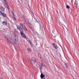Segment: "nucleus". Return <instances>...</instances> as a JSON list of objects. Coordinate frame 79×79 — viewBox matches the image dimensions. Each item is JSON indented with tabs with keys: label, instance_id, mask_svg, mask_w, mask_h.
<instances>
[{
	"label": "nucleus",
	"instance_id": "obj_1",
	"mask_svg": "<svg viewBox=\"0 0 79 79\" xmlns=\"http://www.w3.org/2000/svg\"><path fill=\"white\" fill-rule=\"evenodd\" d=\"M17 27L18 29L19 30V31H21V30H23V29L25 31H26L27 30L24 24L20 23V27L19 26H18Z\"/></svg>",
	"mask_w": 79,
	"mask_h": 79
},
{
	"label": "nucleus",
	"instance_id": "obj_2",
	"mask_svg": "<svg viewBox=\"0 0 79 79\" xmlns=\"http://www.w3.org/2000/svg\"><path fill=\"white\" fill-rule=\"evenodd\" d=\"M31 64L33 66V65H35V66H36V60L35 59V58L34 57H32L31 60Z\"/></svg>",
	"mask_w": 79,
	"mask_h": 79
},
{
	"label": "nucleus",
	"instance_id": "obj_3",
	"mask_svg": "<svg viewBox=\"0 0 79 79\" xmlns=\"http://www.w3.org/2000/svg\"><path fill=\"white\" fill-rule=\"evenodd\" d=\"M14 41H15V42H18V36L17 35H15L14 36V38L13 39Z\"/></svg>",
	"mask_w": 79,
	"mask_h": 79
},
{
	"label": "nucleus",
	"instance_id": "obj_4",
	"mask_svg": "<svg viewBox=\"0 0 79 79\" xmlns=\"http://www.w3.org/2000/svg\"><path fill=\"white\" fill-rule=\"evenodd\" d=\"M20 34L22 37H24V38H25V39H26V37L25 35L23 34V31H20Z\"/></svg>",
	"mask_w": 79,
	"mask_h": 79
},
{
	"label": "nucleus",
	"instance_id": "obj_5",
	"mask_svg": "<svg viewBox=\"0 0 79 79\" xmlns=\"http://www.w3.org/2000/svg\"><path fill=\"white\" fill-rule=\"evenodd\" d=\"M40 69H42L43 67V64L42 62H41V63H40Z\"/></svg>",
	"mask_w": 79,
	"mask_h": 79
},
{
	"label": "nucleus",
	"instance_id": "obj_6",
	"mask_svg": "<svg viewBox=\"0 0 79 79\" xmlns=\"http://www.w3.org/2000/svg\"><path fill=\"white\" fill-rule=\"evenodd\" d=\"M52 45H53V47L56 50L58 49V46H57V45H56V44H52Z\"/></svg>",
	"mask_w": 79,
	"mask_h": 79
},
{
	"label": "nucleus",
	"instance_id": "obj_7",
	"mask_svg": "<svg viewBox=\"0 0 79 79\" xmlns=\"http://www.w3.org/2000/svg\"><path fill=\"white\" fill-rule=\"evenodd\" d=\"M4 2H5V3H6V6L7 8L8 9V10H9L10 8H9V6H8V4H7V3H6V0H4Z\"/></svg>",
	"mask_w": 79,
	"mask_h": 79
},
{
	"label": "nucleus",
	"instance_id": "obj_8",
	"mask_svg": "<svg viewBox=\"0 0 79 79\" xmlns=\"http://www.w3.org/2000/svg\"><path fill=\"white\" fill-rule=\"evenodd\" d=\"M40 77L41 79H43V78H44V77H45V75L43 74V73H42L41 74Z\"/></svg>",
	"mask_w": 79,
	"mask_h": 79
},
{
	"label": "nucleus",
	"instance_id": "obj_9",
	"mask_svg": "<svg viewBox=\"0 0 79 79\" xmlns=\"http://www.w3.org/2000/svg\"><path fill=\"white\" fill-rule=\"evenodd\" d=\"M2 24H5L6 26L7 25V22H6V21H3L2 22Z\"/></svg>",
	"mask_w": 79,
	"mask_h": 79
},
{
	"label": "nucleus",
	"instance_id": "obj_10",
	"mask_svg": "<svg viewBox=\"0 0 79 79\" xmlns=\"http://www.w3.org/2000/svg\"><path fill=\"white\" fill-rule=\"evenodd\" d=\"M11 13H12L14 16H15V14H14V13H15V10H12L11 11Z\"/></svg>",
	"mask_w": 79,
	"mask_h": 79
},
{
	"label": "nucleus",
	"instance_id": "obj_11",
	"mask_svg": "<svg viewBox=\"0 0 79 79\" xmlns=\"http://www.w3.org/2000/svg\"><path fill=\"white\" fill-rule=\"evenodd\" d=\"M2 15L3 17H6V14L3 13Z\"/></svg>",
	"mask_w": 79,
	"mask_h": 79
},
{
	"label": "nucleus",
	"instance_id": "obj_12",
	"mask_svg": "<svg viewBox=\"0 0 79 79\" xmlns=\"http://www.w3.org/2000/svg\"><path fill=\"white\" fill-rule=\"evenodd\" d=\"M1 10H2V11H3V10H5V8H4L3 7H2V6H1Z\"/></svg>",
	"mask_w": 79,
	"mask_h": 79
},
{
	"label": "nucleus",
	"instance_id": "obj_13",
	"mask_svg": "<svg viewBox=\"0 0 79 79\" xmlns=\"http://www.w3.org/2000/svg\"><path fill=\"white\" fill-rule=\"evenodd\" d=\"M75 4L76 5H77L78 4V3H77V1H76V0H75Z\"/></svg>",
	"mask_w": 79,
	"mask_h": 79
},
{
	"label": "nucleus",
	"instance_id": "obj_14",
	"mask_svg": "<svg viewBox=\"0 0 79 79\" xmlns=\"http://www.w3.org/2000/svg\"><path fill=\"white\" fill-rule=\"evenodd\" d=\"M3 15V12L2 11H0V16Z\"/></svg>",
	"mask_w": 79,
	"mask_h": 79
},
{
	"label": "nucleus",
	"instance_id": "obj_15",
	"mask_svg": "<svg viewBox=\"0 0 79 79\" xmlns=\"http://www.w3.org/2000/svg\"><path fill=\"white\" fill-rule=\"evenodd\" d=\"M14 21H16V18L15 17H14Z\"/></svg>",
	"mask_w": 79,
	"mask_h": 79
},
{
	"label": "nucleus",
	"instance_id": "obj_16",
	"mask_svg": "<svg viewBox=\"0 0 79 79\" xmlns=\"http://www.w3.org/2000/svg\"><path fill=\"white\" fill-rule=\"evenodd\" d=\"M65 66H66V67L68 68V64H67L66 63H65Z\"/></svg>",
	"mask_w": 79,
	"mask_h": 79
},
{
	"label": "nucleus",
	"instance_id": "obj_17",
	"mask_svg": "<svg viewBox=\"0 0 79 79\" xmlns=\"http://www.w3.org/2000/svg\"><path fill=\"white\" fill-rule=\"evenodd\" d=\"M66 7L68 9H69V6L68 5H67Z\"/></svg>",
	"mask_w": 79,
	"mask_h": 79
},
{
	"label": "nucleus",
	"instance_id": "obj_18",
	"mask_svg": "<svg viewBox=\"0 0 79 79\" xmlns=\"http://www.w3.org/2000/svg\"><path fill=\"white\" fill-rule=\"evenodd\" d=\"M27 50L28 52H31V50L30 48H28Z\"/></svg>",
	"mask_w": 79,
	"mask_h": 79
},
{
	"label": "nucleus",
	"instance_id": "obj_19",
	"mask_svg": "<svg viewBox=\"0 0 79 79\" xmlns=\"http://www.w3.org/2000/svg\"><path fill=\"white\" fill-rule=\"evenodd\" d=\"M7 42H9L10 41V38H7Z\"/></svg>",
	"mask_w": 79,
	"mask_h": 79
},
{
	"label": "nucleus",
	"instance_id": "obj_20",
	"mask_svg": "<svg viewBox=\"0 0 79 79\" xmlns=\"http://www.w3.org/2000/svg\"><path fill=\"white\" fill-rule=\"evenodd\" d=\"M38 56H39V58H41V55H39Z\"/></svg>",
	"mask_w": 79,
	"mask_h": 79
},
{
	"label": "nucleus",
	"instance_id": "obj_21",
	"mask_svg": "<svg viewBox=\"0 0 79 79\" xmlns=\"http://www.w3.org/2000/svg\"><path fill=\"white\" fill-rule=\"evenodd\" d=\"M29 42H30V44H31L32 43V42H31V40H29Z\"/></svg>",
	"mask_w": 79,
	"mask_h": 79
},
{
	"label": "nucleus",
	"instance_id": "obj_22",
	"mask_svg": "<svg viewBox=\"0 0 79 79\" xmlns=\"http://www.w3.org/2000/svg\"><path fill=\"white\" fill-rule=\"evenodd\" d=\"M35 21H36V22H38V21H37V19H36V18H35Z\"/></svg>",
	"mask_w": 79,
	"mask_h": 79
},
{
	"label": "nucleus",
	"instance_id": "obj_23",
	"mask_svg": "<svg viewBox=\"0 0 79 79\" xmlns=\"http://www.w3.org/2000/svg\"><path fill=\"white\" fill-rule=\"evenodd\" d=\"M30 44H31V45L32 46H34V44H32V43H31Z\"/></svg>",
	"mask_w": 79,
	"mask_h": 79
},
{
	"label": "nucleus",
	"instance_id": "obj_24",
	"mask_svg": "<svg viewBox=\"0 0 79 79\" xmlns=\"http://www.w3.org/2000/svg\"><path fill=\"white\" fill-rule=\"evenodd\" d=\"M17 32V31H16V32Z\"/></svg>",
	"mask_w": 79,
	"mask_h": 79
}]
</instances>
